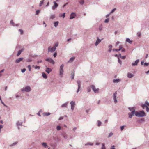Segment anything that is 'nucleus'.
<instances>
[{"label": "nucleus", "mask_w": 149, "mask_h": 149, "mask_svg": "<svg viewBox=\"0 0 149 149\" xmlns=\"http://www.w3.org/2000/svg\"><path fill=\"white\" fill-rule=\"evenodd\" d=\"M129 109L132 111L131 113H128L130 118H131L132 116L134 115V114L136 116L138 117H143L145 116V113L143 111H140L139 112L135 111V109L133 107H129Z\"/></svg>", "instance_id": "obj_1"}, {"label": "nucleus", "mask_w": 149, "mask_h": 149, "mask_svg": "<svg viewBox=\"0 0 149 149\" xmlns=\"http://www.w3.org/2000/svg\"><path fill=\"white\" fill-rule=\"evenodd\" d=\"M141 106L143 109L145 108L147 112L149 111V103L147 101H146L144 104H142Z\"/></svg>", "instance_id": "obj_2"}, {"label": "nucleus", "mask_w": 149, "mask_h": 149, "mask_svg": "<svg viewBox=\"0 0 149 149\" xmlns=\"http://www.w3.org/2000/svg\"><path fill=\"white\" fill-rule=\"evenodd\" d=\"M64 67L63 64H62L60 67L59 69V75L61 77H62L63 74V68Z\"/></svg>", "instance_id": "obj_3"}, {"label": "nucleus", "mask_w": 149, "mask_h": 149, "mask_svg": "<svg viewBox=\"0 0 149 149\" xmlns=\"http://www.w3.org/2000/svg\"><path fill=\"white\" fill-rule=\"evenodd\" d=\"M91 87L92 88L95 93H97L99 92V89L98 88L96 89L94 85H92L91 86Z\"/></svg>", "instance_id": "obj_4"}, {"label": "nucleus", "mask_w": 149, "mask_h": 149, "mask_svg": "<svg viewBox=\"0 0 149 149\" xmlns=\"http://www.w3.org/2000/svg\"><path fill=\"white\" fill-rule=\"evenodd\" d=\"M45 60L46 61H48L50 63L52 64H54L55 63L54 61L52 59L50 58H47Z\"/></svg>", "instance_id": "obj_5"}, {"label": "nucleus", "mask_w": 149, "mask_h": 149, "mask_svg": "<svg viewBox=\"0 0 149 149\" xmlns=\"http://www.w3.org/2000/svg\"><path fill=\"white\" fill-rule=\"evenodd\" d=\"M56 49V46H54L52 48H51V47H49L48 48V51L52 52L54 51Z\"/></svg>", "instance_id": "obj_6"}, {"label": "nucleus", "mask_w": 149, "mask_h": 149, "mask_svg": "<svg viewBox=\"0 0 149 149\" xmlns=\"http://www.w3.org/2000/svg\"><path fill=\"white\" fill-rule=\"evenodd\" d=\"M70 104L71 105V109L72 110H73L75 105V102L74 101H72L70 102Z\"/></svg>", "instance_id": "obj_7"}, {"label": "nucleus", "mask_w": 149, "mask_h": 149, "mask_svg": "<svg viewBox=\"0 0 149 149\" xmlns=\"http://www.w3.org/2000/svg\"><path fill=\"white\" fill-rule=\"evenodd\" d=\"M77 84H78V89L77 90V92L78 93L79 91V89H80V87H81V81H80L78 80V81H77Z\"/></svg>", "instance_id": "obj_8"}, {"label": "nucleus", "mask_w": 149, "mask_h": 149, "mask_svg": "<svg viewBox=\"0 0 149 149\" xmlns=\"http://www.w3.org/2000/svg\"><path fill=\"white\" fill-rule=\"evenodd\" d=\"M117 93L116 92H115L113 94L114 95V102L115 103H116L117 102V101L116 98V97Z\"/></svg>", "instance_id": "obj_9"}, {"label": "nucleus", "mask_w": 149, "mask_h": 149, "mask_svg": "<svg viewBox=\"0 0 149 149\" xmlns=\"http://www.w3.org/2000/svg\"><path fill=\"white\" fill-rule=\"evenodd\" d=\"M76 16L75 13H71L70 15V19H72L74 18Z\"/></svg>", "instance_id": "obj_10"}, {"label": "nucleus", "mask_w": 149, "mask_h": 149, "mask_svg": "<svg viewBox=\"0 0 149 149\" xmlns=\"http://www.w3.org/2000/svg\"><path fill=\"white\" fill-rule=\"evenodd\" d=\"M24 89L25 91L26 92H29L31 91V89L30 87L26 86L25 88Z\"/></svg>", "instance_id": "obj_11"}, {"label": "nucleus", "mask_w": 149, "mask_h": 149, "mask_svg": "<svg viewBox=\"0 0 149 149\" xmlns=\"http://www.w3.org/2000/svg\"><path fill=\"white\" fill-rule=\"evenodd\" d=\"M52 71V69L51 68H47L45 70L46 72L48 74L49 73Z\"/></svg>", "instance_id": "obj_12"}, {"label": "nucleus", "mask_w": 149, "mask_h": 149, "mask_svg": "<svg viewBox=\"0 0 149 149\" xmlns=\"http://www.w3.org/2000/svg\"><path fill=\"white\" fill-rule=\"evenodd\" d=\"M139 62V60H137L135 61L134 63H132V65L133 66L137 65L138 63Z\"/></svg>", "instance_id": "obj_13"}, {"label": "nucleus", "mask_w": 149, "mask_h": 149, "mask_svg": "<svg viewBox=\"0 0 149 149\" xmlns=\"http://www.w3.org/2000/svg\"><path fill=\"white\" fill-rule=\"evenodd\" d=\"M23 59V58H19L17 59L16 61V62L18 63L21 61Z\"/></svg>", "instance_id": "obj_14"}, {"label": "nucleus", "mask_w": 149, "mask_h": 149, "mask_svg": "<svg viewBox=\"0 0 149 149\" xmlns=\"http://www.w3.org/2000/svg\"><path fill=\"white\" fill-rule=\"evenodd\" d=\"M54 5L52 7V9L53 10L58 5V4H57L55 1H54Z\"/></svg>", "instance_id": "obj_15"}, {"label": "nucleus", "mask_w": 149, "mask_h": 149, "mask_svg": "<svg viewBox=\"0 0 149 149\" xmlns=\"http://www.w3.org/2000/svg\"><path fill=\"white\" fill-rule=\"evenodd\" d=\"M126 41L128 42L129 43L131 44L132 43V41L130 39L128 38H127L126 39Z\"/></svg>", "instance_id": "obj_16"}, {"label": "nucleus", "mask_w": 149, "mask_h": 149, "mask_svg": "<svg viewBox=\"0 0 149 149\" xmlns=\"http://www.w3.org/2000/svg\"><path fill=\"white\" fill-rule=\"evenodd\" d=\"M24 50V49H22L21 50H19L17 54V56H19L21 54V52Z\"/></svg>", "instance_id": "obj_17"}, {"label": "nucleus", "mask_w": 149, "mask_h": 149, "mask_svg": "<svg viewBox=\"0 0 149 149\" xmlns=\"http://www.w3.org/2000/svg\"><path fill=\"white\" fill-rule=\"evenodd\" d=\"M101 40H100L98 38L95 43V45L97 46V45L101 42Z\"/></svg>", "instance_id": "obj_18"}, {"label": "nucleus", "mask_w": 149, "mask_h": 149, "mask_svg": "<svg viewBox=\"0 0 149 149\" xmlns=\"http://www.w3.org/2000/svg\"><path fill=\"white\" fill-rule=\"evenodd\" d=\"M75 57H71L70 60L68 61V62H72L75 59Z\"/></svg>", "instance_id": "obj_19"}, {"label": "nucleus", "mask_w": 149, "mask_h": 149, "mask_svg": "<svg viewBox=\"0 0 149 149\" xmlns=\"http://www.w3.org/2000/svg\"><path fill=\"white\" fill-rule=\"evenodd\" d=\"M133 76V75L130 73H129L128 74V77L129 78H131Z\"/></svg>", "instance_id": "obj_20"}, {"label": "nucleus", "mask_w": 149, "mask_h": 149, "mask_svg": "<svg viewBox=\"0 0 149 149\" xmlns=\"http://www.w3.org/2000/svg\"><path fill=\"white\" fill-rule=\"evenodd\" d=\"M42 145L45 148H47L48 147L46 143H42Z\"/></svg>", "instance_id": "obj_21"}, {"label": "nucleus", "mask_w": 149, "mask_h": 149, "mask_svg": "<svg viewBox=\"0 0 149 149\" xmlns=\"http://www.w3.org/2000/svg\"><path fill=\"white\" fill-rule=\"evenodd\" d=\"M120 81V79H114L113 81L114 83H118Z\"/></svg>", "instance_id": "obj_22"}, {"label": "nucleus", "mask_w": 149, "mask_h": 149, "mask_svg": "<svg viewBox=\"0 0 149 149\" xmlns=\"http://www.w3.org/2000/svg\"><path fill=\"white\" fill-rule=\"evenodd\" d=\"M42 76L45 79H47V77L46 74L45 73H42Z\"/></svg>", "instance_id": "obj_23"}, {"label": "nucleus", "mask_w": 149, "mask_h": 149, "mask_svg": "<svg viewBox=\"0 0 149 149\" xmlns=\"http://www.w3.org/2000/svg\"><path fill=\"white\" fill-rule=\"evenodd\" d=\"M58 21H56L54 23V26L55 27H56L58 25Z\"/></svg>", "instance_id": "obj_24"}, {"label": "nucleus", "mask_w": 149, "mask_h": 149, "mask_svg": "<svg viewBox=\"0 0 149 149\" xmlns=\"http://www.w3.org/2000/svg\"><path fill=\"white\" fill-rule=\"evenodd\" d=\"M50 113H43V115L45 116H48L50 115Z\"/></svg>", "instance_id": "obj_25"}, {"label": "nucleus", "mask_w": 149, "mask_h": 149, "mask_svg": "<svg viewBox=\"0 0 149 149\" xmlns=\"http://www.w3.org/2000/svg\"><path fill=\"white\" fill-rule=\"evenodd\" d=\"M63 17V18H64L65 17V13H64L63 14H60V17Z\"/></svg>", "instance_id": "obj_26"}, {"label": "nucleus", "mask_w": 149, "mask_h": 149, "mask_svg": "<svg viewBox=\"0 0 149 149\" xmlns=\"http://www.w3.org/2000/svg\"><path fill=\"white\" fill-rule=\"evenodd\" d=\"M44 1V0H42V1H40V4H39L40 6H42V4L43 3Z\"/></svg>", "instance_id": "obj_27"}, {"label": "nucleus", "mask_w": 149, "mask_h": 149, "mask_svg": "<svg viewBox=\"0 0 149 149\" xmlns=\"http://www.w3.org/2000/svg\"><path fill=\"white\" fill-rule=\"evenodd\" d=\"M67 105V103H65L64 104H63L62 106L61 107H66Z\"/></svg>", "instance_id": "obj_28"}, {"label": "nucleus", "mask_w": 149, "mask_h": 149, "mask_svg": "<svg viewBox=\"0 0 149 149\" xmlns=\"http://www.w3.org/2000/svg\"><path fill=\"white\" fill-rule=\"evenodd\" d=\"M84 0H81L79 2V3L81 5L83 4L84 3Z\"/></svg>", "instance_id": "obj_29"}, {"label": "nucleus", "mask_w": 149, "mask_h": 149, "mask_svg": "<svg viewBox=\"0 0 149 149\" xmlns=\"http://www.w3.org/2000/svg\"><path fill=\"white\" fill-rule=\"evenodd\" d=\"M55 15L54 14V15H52L50 17V18L51 19H53L55 18Z\"/></svg>", "instance_id": "obj_30"}, {"label": "nucleus", "mask_w": 149, "mask_h": 149, "mask_svg": "<svg viewBox=\"0 0 149 149\" xmlns=\"http://www.w3.org/2000/svg\"><path fill=\"white\" fill-rule=\"evenodd\" d=\"M93 145V143H92L90 142H88L87 144H86L85 145Z\"/></svg>", "instance_id": "obj_31"}, {"label": "nucleus", "mask_w": 149, "mask_h": 149, "mask_svg": "<svg viewBox=\"0 0 149 149\" xmlns=\"http://www.w3.org/2000/svg\"><path fill=\"white\" fill-rule=\"evenodd\" d=\"M120 56V58L123 59H125L126 58V56H121V54H119Z\"/></svg>", "instance_id": "obj_32"}, {"label": "nucleus", "mask_w": 149, "mask_h": 149, "mask_svg": "<svg viewBox=\"0 0 149 149\" xmlns=\"http://www.w3.org/2000/svg\"><path fill=\"white\" fill-rule=\"evenodd\" d=\"M56 129L58 130H59L61 129V127L60 126H57Z\"/></svg>", "instance_id": "obj_33"}, {"label": "nucleus", "mask_w": 149, "mask_h": 149, "mask_svg": "<svg viewBox=\"0 0 149 149\" xmlns=\"http://www.w3.org/2000/svg\"><path fill=\"white\" fill-rule=\"evenodd\" d=\"M105 147L104 146V144L103 143L102 145V149H105Z\"/></svg>", "instance_id": "obj_34"}, {"label": "nucleus", "mask_w": 149, "mask_h": 149, "mask_svg": "<svg viewBox=\"0 0 149 149\" xmlns=\"http://www.w3.org/2000/svg\"><path fill=\"white\" fill-rule=\"evenodd\" d=\"M109 18H107L104 21V22L105 23H107L109 22Z\"/></svg>", "instance_id": "obj_35"}, {"label": "nucleus", "mask_w": 149, "mask_h": 149, "mask_svg": "<svg viewBox=\"0 0 149 149\" xmlns=\"http://www.w3.org/2000/svg\"><path fill=\"white\" fill-rule=\"evenodd\" d=\"M28 68L29 69V71H31V66L30 65H29L28 66Z\"/></svg>", "instance_id": "obj_36"}, {"label": "nucleus", "mask_w": 149, "mask_h": 149, "mask_svg": "<svg viewBox=\"0 0 149 149\" xmlns=\"http://www.w3.org/2000/svg\"><path fill=\"white\" fill-rule=\"evenodd\" d=\"M101 122L100 121H98V126H100L101 125Z\"/></svg>", "instance_id": "obj_37"}, {"label": "nucleus", "mask_w": 149, "mask_h": 149, "mask_svg": "<svg viewBox=\"0 0 149 149\" xmlns=\"http://www.w3.org/2000/svg\"><path fill=\"white\" fill-rule=\"evenodd\" d=\"M122 48H123V47H122V46L121 45H120L119 46V49H118V50L119 51H120V50L121 49H122Z\"/></svg>", "instance_id": "obj_38"}, {"label": "nucleus", "mask_w": 149, "mask_h": 149, "mask_svg": "<svg viewBox=\"0 0 149 149\" xmlns=\"http://www.w3.org/2000/svg\"><path fill=\"white\" fill-rule=\"evenodd\" d=\"M116 10V8H114V9H113L112 10L111 12H110V14H111V13H113Z\"/></svg>", "instance_id": "obj_39"}, {"label": "nucleus", "mask_w": 149, "mask_h": 149, "mask_svg": "<svg viewBox=\"0 0 149 149\" xmlns=\"http://www.w3.org/2000/svg\"><path fill=\"white\" fill-rule=\"evenodd\" d=\"M113 134L112 133H110L108 137H110L111 136L113 135Z\"/></svg>", "instance_id": "obj_40"}, {"label": "nucleus", "mask_w": 149, "mask_h": 149, "mask_svg": "<svg viewBox=\"0 0 149 149\" xmlns=\"http://www.w3.org/2000/svg\"><path fill=\"white\" fill-rule=\"evenodd\" d=\"M19 31L20 32L21 34H23V31L22 30V29H19Z\"/></svg>", "instance_id": "obj_41"}, {"label": "nucleus", "mask_w": 149, "mask_h": 149, "mask_svg": "<svg viewBox=\"0 0 149 149\" xmlns=\"http://www.w3.org/2000/svg\"><path fill=\"white\" fill-rule=\"evenodd\" d=\"M74 75V73L73 74H72L71 78L72 79H73Z\"/></svg>", "instance_id": "obj_42"}, {"label": "nucleus", "mask_w": 149, "mask_h": 149, "mask_svg": "<svg viewBox=\"0 0 149 149\" xmlns=\"http://www.w3.org/2000/svg\"><path fill=\"white\" fill-rule=\"evenodd\" d=\"M137 34L138 36L139 37L141 36V34L140 32H139L137 33Z\"/></svg>", "instance_id": "obj_43"}, {"label": "nucleus", "mask_w": 149, "mask_h": 149, "mask_svg": "<svg viewBox=\"0 0 149 149\" xmlns=\"http://www.w3.org/2000/svg\"><path fill=\"white\" fill-rule=\"evenodd\" d=\"M40 66H36L35 67V69H40Z\"/></svg>", "instance_id": "obj_44"}, {"label": "nucleus", "mask_w": 149, "mask_h": 149, "mask_svg": "<svg viewBox=\"0 0 149 149\" xmlns=\"http://www.w3.org/2000/svg\"><path fill=\"white\" fill-rule=\"evenodd\" d=\"M26 70V69L25 68H24L23 69H22L21 71L22 72H24Z\"/></svg>", "instance_id": "obj_45"}, {"label": "nucleus", "mask_w": 149, "mask_h": 149, "mask_svg": "<svg viewBox=\"0 0 149 149\" xmlns=\"http://www.w3.org/2000/svg\"><path fill=\"white\" fill-rule=\"evenodd\" d=\"M57 56V53L56 52H55L53 56L54 57H55Z\"/></svg>", "instance_id": "obj_46"}, {"label": "nucleus", "mask_w": 149, "mask_h": 149, "mask_svg": "<svg viewBox=\"0 0 149 149\" xmlns=\"http://www.w3.org/2000/svg\"><path fill=\"white\" fill-rule=\"evenodd\" d=\"M118 63L120 64H121V61L119 59V58H118Z\"/></svg>", "instance_id": "obj_47"}, {"label": "nucleus", "mask_w": 149, "mask_h": 149, "mask_svg": "<svg viewBox=\"0 0 149 149\" xmlns=\"http://www.w3.org/2000/svg\"><path fill=\"white\" fill-rule=\"evenodd\" d=\"M40 11V10H38L36 11V15L38 14V13H39Z\"/></svg>", "instance_id": "obj_48"}, {"label": "nucleus", "mask_w": 149, "mask_h": 149, "mask_svg": "<svg viewBox=\"0 0 149 149\" xmlns=\"http://www.w3.org/2000/svg\"><path fill=\"white\" fill-rule=\"evenodd\" d=\"M148 65H149V63H145L144 64V66H148Z\"/></svg>", "instance_id": "obj_49"}, {"label": "nucleus", "mask_w": 149, "mask_h": 149, "mask_svg": "<svg viewBox=\"0 0 149 149\" xmlns=\"http://www.w3.org/2000/svg\"><path fill=\"white\" fill-rule=\"evenodd\" d=\"M124 128V126H122L120 127V129L121 130H122Z\"/></svg>", "instance_id": "obj_50"}, {"label": "nucleus", "mask_w": 149, "mask_h": 149, "mask_svg": "<svg viewBox=\"0 0 149 149\" xmlns=\"http://www.w3.org/2000/svg\"><path fill=\"white\" fill-rule=\"evenodd\" d=\"M111 149H115V146H112L111 148Z\"/></svg>", "instance_id": "obj_51"}, {"label": "nucleus", "mask_w": 149, "mask_h": 149, "mask_svg": "<svg viewBox=\"0 0 149 149\" xmlns=\"http://www.w3.org/2000/svg\"><path fill=\"white\" fill-rule=\"evenodd\" d=\"M4 69H3L0 72V76L1 75V72H3L4 71Z\"/></svg>", "instance_id": "obj_52"}, {"label": "nucleus", "mask_w": 149, "mask_h": 149, "mask_svg": "<svg viewBox=\"0 0 149 149\" xmlns=\"http://www.w3.org/2000/svg\"><path fill=\"white\" fill-rule=\"evenodd\" d=\"M113 51H117V52H118V51H119V50H118V49H113Z\"/></svg>", "instance_id": "obj_53"}, {"label": "nucleus", "mask_w": 149, "mask_h": 149, "mask_svg": "<svg viewBox=\"0 0 149 149\" xmlns=\"http://www.w3.org/2000/svg\"><path fill=\"white\" fill-rule=\"evenodd\" d=\"M22 123H17V124L18 125H22Z\"/></svg>", "instance_id": "obj_54"}, {"label": "nucleus", "mask_w": 149, "mask_h": 149, "mask_svg": "<svg viewBox=\"0 0 149 149\" xmlns=\"http://www.w3.org/2000/svg\"><path fill=\"white\" fill-rule=\"evenodd\" d=\"M87 90H88V92H90V88H87Z\"/></svg>", "instance_id": "obj_55"}, {"label": "nucleus", "mask_w": 149, "mask_h": 149, "mask_svg": "<svg viewBox=\"0 0 149 149\" xmlns=\"http://www.w3.org/2000/svg\"><path fill=\"white\" fill-rule=\"evenodd\" d=\"M58 43H56L55 44V45L54 46H56V47H57L58 46Z\"/></svg>", "instance_id": "obj_56"}, {"label": "nucleus", "mask_w": 149, "mask_h": 149, "mask_svg": "<svg viewBox=\"0 0 149 149\" xmlns=\"http://www.w3.org/2000/svg\"><path fill=\"white\" fill-rule=\"evenodd\" d=\"M148 54H146V56H145V58H147L148 57Z\"/></svg>", "instance_id": "obj_57"}, {"label": "nucleus", "mask_w": 149, "mask_h": 149, "mask_svg": "<svg viewBox=\"0 0 149 149\" xmlns=\"http://www.w3.org/2000/svg\"><path fill=\"white\" fill-rule=\"evenodd\" d=\"M42 62V61L41 60V61H38L37 62L38 63H41Z\"/></svg>", "instance_id": "obj_58"}, {"label": "nucleus", "mask_w": 149, "mask_h": 149, "mask_svg": "<svg viewBox=\"0 0 149 149\" xmlns=\"http://www.w3.org/2000/svg\"><path fill=\"white\" fill-rule=\"evenodd\" d=\"M119 43V42H117L116 43V46L117 45H118Z\"/></svg>", "instance_id": "obj_59"}, {"label": "nucleus", "mask_w": 149, "mask_h": 149, "mask_svg": "<svg viewBox=\"0 0 149 149\" xmlns=\"http://www.w3.org/2000/svg\"><path fill=\"white\" fill-rule=\"evenodd\" d=\"M10 23L11 24H13V20H11L10 21Z\"/></svg>", "instance_id": "obj_60"}, {"label": "nucleus", "mask_w": 149, "mask_h": 149, "mask_svg": "<svg viewBox=\"0 0 149 149\" xmlns=\"http://www.w3.org/2000/svg\"><path fill=\"white\" fill-rule=\"evenodd\" d=\"M144 63V61H141V64L142 65H143V64Z\"/></svg>", "instance_id": "obj_61"}, {"label": "nucleus", "mask_w": 149, "mask_h": 149, "mask_svg": "<svg viewBox=\"0 0 149 149\" xmlns=\"http://www.w3.org/2000/svg\"><path fill=\"white\" fill-rule=\"evenodd\" d=\"M125 49L123 48V49H122V52H124V51H125Z\"/></svg>", "instance_id": "obj_62"}, {"label": "nucleus", "mask_w": 149, "mask_h": 149, "mask_svg": "<svg viewBox=\"0 0 149 149\" xmlns=\"http://www.w3.org/2000/svg\"><path fill=\"white\" fill-rule=\"evenodd\" d=\"M100 144V143H98V142H97L96 143V145H99V144Z\"/></svg>", "instance_id": "obj_63"}, {"label": "nucleus", "mask_w": 149, "mask_h": 149, "mask_svg": "<svg viewBox=\"0 0 149 149\" xmlns=\"http://www.w3.org/2000/svg\"><path fill=\"white\" fill-rule=\"evenodd\" d=\"M77 129V128L76 127H75V128H74L73 129V131H74L75 130H76Z\"/></svg>", "instance_id": "obj_64"}]
</instances>
